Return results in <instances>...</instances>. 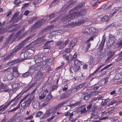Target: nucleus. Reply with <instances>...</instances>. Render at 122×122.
<instances>
[{"label":"nucleus","mask_w":122,"mask_h":122,"mask_svg":"<svg viewBox=\"0 0 122 122\" xmlns=\"http://www.w3.org/2000/svg\"><path fill=\"white\" fill-rule=\"evenodd\" d=\"M71 51V49L70 48H68L66 49V50L65 51V52L66 53H69V52Z\"/></svg>","instance_id":"60"},{"label":"nucleus","mask_w":122,"mask_h":122,"mask_svg":"<svg viewBox=\"0 0 122 122\" xmlns=\"http://www.w3.org/2000/svg\"><path fill=\"white\" fill-rule=\"evenodd\" d=\"M78 90L77 89V88L76 87V88H73L71 90V92L72 93H73L76 92L77 90Z\"/></svg>","instance_id":"47"},{"label":"nucleus","mask_w":122,"mask_h":122,"mask_svg":"<svg viewBox=\"0 0 122 122\" xmlns=\"http://www.w3.org/2000/svg\"><path fill=\"white\" fill-rule=\"evenodd\" d=\"M14 100V99L12 100H11L8 102V101L6 102L5 104V105H4V107L2 108L3 109V111H4L5 109H6L7 108V107Z\"/></svg>","instance_id":"16"},{"label":"nucleus","mask_w":122,"mask_h":122,"mask_svg":"<svg viewBox=\"0 0 122 122\" xmlns=\"http://www.w3.org/2000/svg\"><path fill=\"white\" fill-rule=\"evenodd\" d=\"M47 63V61L45 60L40 63H36L34 65H32L30 67V68L34 69L36 71L40 70L41 67L45 66Z\"/></svg>","instance_id":"5"},{"label":"nucleus","mask_w":122,"mask_h":122,"mask_svg":"<svg viewBox=\"0 0 122 122\" xmlns=\"http://www.w3.org/2000/svg\"><path fill=\"white\" fill-rule=\"evenodd\" d=\"M12 71L13 72L12 73H14L16 72H17L18 71V67L17 66H14L12 67Z\"/></svg>","instance_id":"31"},{"label":"nucleus","mask_w":122,"mask_h":122,"mask_svg":"<svg viewBox=\"0 0 122 122\" xmlns=\"http://www.w3.org/2000/svg\"><path fill=\"white\" fill-rule=\"evenodd\" d=\"M45 36H42L40 37L38 39V40L40 43H43L46 41V40L44 39Z\"/></svg>","instance_id":"25"},{"label":"nucleus","mask_w":122,"mask_h":122,"mask_svg":"<svg viewBox=\"0 0 122 122\" xmlns=\"http://www.w3.org/2000/svg\"><path fill=\"white\" fill-rule=\"evenodd\" d=\"M21 3L20 0H15L14 2V4L16 5V6H18V4H20Z\"/></svg>","instance_id":"33"},{"label":"nucleus","mask_w":122,"mask_h":122,"mask_svg":"<svg viewBox=\"0 0 122 122\" xmlns=\"http://www.w3.org/2000/svg\"><path fill=\"white\" fill-rule=\"evenodd\" d=\"M73 116V113H71V114H70L69 117V119L72 122L75 121L76 120L75 118H74L72 117Z\"/></svg>","instance_id":"27"},{"label":"nucleus","mask_w":122,"mask_h":122,"mask_svg":"<svg viewBox=\"0 0 122 122\" xmlns=\"http://www.w3.org/2000/svg\"><path fill=\"white\" fill-rule=\"evenodd\" d=\"M21 30H19L16 34L15 36L16 37H17L21 33Z\"/></svg>","instance_id":"62"},{"label":"nucleus","mask_w":122,"mask_h":122,"mask_svg":"<svg viewBox=\"0 0 122 122\" xmlns=\"http://www.w3.org/2000/svg\"><path fill=\"white\" fill-rule=\"evenodd\" d=\"M48 92V91L47 89H46L43 91L42 93L41 96L39 97V99L40 100H42L44 99L45 97L46 94Z\"/></svg>","instance_id":"14"},{"label":"nucleus","mask_w":122,"mask_h":122,"mask_svg":"<svg viewBox=\"0 0 122 122\" xmlns=\"http://www.w3.org/2000/svg\"><path fill=\"white\" fill-rule=\"evenodd\" d=\"M52 41H47V42H46L44 44V45L45 46H48V47H49L50 45V43Z\"/></svg>","instance_id":"40"},{"label":"nucleus","mask_w":122,"mask_h":122,"mask_svg":"<svg viewBox=\"0 0 122 122\" xmlns=\"http://www.w3.org/2000/svg\"><path fill=\"white\" fill-rule=\"evenodd\" d=\"M55 16V14L54 13H52L49 15V18L50 19H51L53 18Z\"/></svg>","instance_id":"49"},{"label":"nucleus","mask_w":122,"mask_h":122,"mask_svg":"<svg viewBox=\"0 0 122 122\" xmlns=\"http://www.w3.org/2000/svg\"><path fill=\"white\" fill-rule=\"evenodd\" d=\"M44 102H43L42 104L41 105V106L42 107H43L45 106H46L48 104V102H45L44 101Z\"/></svg>","instance_id":"42"},{"label":"nucleus","mask_w":122,"mask_h":122,"mask_svg":"<svg viewBox=\"0 0 122 122\" xmlns=\"http://www.w3.org/2000/svg\"><path fill=\"white\" fill-rule=\"evenodd\" d=\"M71 4H70L69 5H64L61 9V11L64 12V13L68 9L71 7Z\"/></svg>","instance_id":"13"},{"label":"nucleus","mask_w":122,"mask_h":122,"mask_svg":"<svg viewBox=\"0 0 122 122\" xmlns=\"http://www.w3.org/2000/svg\"><path fill=\"white\" fill-rule=\"evenodd\" d=\"M100 3V2L99 0H97L94 2V4H92V6L94 7L96 6Z\"/></svg>","instance_id":"41"},{"label":"nucleus","mask_w":122,"mask_h":122,"mask_svg":"<svg viewBox=\"0 0 122 122\" xmlns=\"http://www.w3.org/2000/svg\"><path fill=\"white\" fill-rule=\"evenodd\" d=\"M23 47L21 44L19 45V43L15 48L12 51L9 55H5L2 56V59L5 60H7L12 58L16 55L17 52Z\"/></svg>","instance_id":"2"},{"label":"nucleus","mask_w":122,"mask_h":122,"mask_svg":"<svg viewBox=\"0 0 122 122\" xmlns=\"http://www.w3.org/2000/svg\"><path fill=\"white\" fill-rule=\"evenodd\" d=\"M53 96L51 93H49L44 100L45 102H47L50 101L52 98Z\"/></svg>","instance_id":"18"},{"label":"nucleus","mask_w":122,"mask_h":122,"mask_svg":"<svg viewBox=\"0 0 122 122\" xmlns=\"http://www.w3.org/2000/svg\"><path fill=\"white\" fill-rule=\"evenodd\" d=\"M17 109H16V108L15 107L13 109H11L9 111H8V112H13L15 111H16Z\"/></svg>","instance_id":"61"},{"label":"nucleus","mask_w":122,"mask_h":122,"mask_svg":"<svg viewBox=\"0 0 122 122\" xmlns=\"http://www.w3.org/2000/svg\"><path fill=\"white\" fill-rule=\"evenodd\" d=\"M85 84V83H82L80 84L76 87L77 89H78V90H80L81 88Z\"/></svg>","instance_id":"38"},{"label":"nucleus","mask_w":122,"mask_h":122,"mask_svg":"<svg viewBox=\"0 0 122 122\" xmlns=\"http://www.w3.org/2000/svg\"><path fill=\"white\" fill-rule=\"evenodd\" d=\"M33 36L34 35H32L29 36L26 39L24 40L22 42L19 43V45L21 44L23 46L25 44V42L32 38Z\"/></svg>","instance_id":"17"},{"label":"nucleus","mask_w":122,"mask_h":122,"mask_svg":"<svg viewBox=\"0 0 122 122\" xmlns=\"http://www.w3.org/2000/svg\"><path fill=\"white\" fill-rule=\"evenodd\" d=\"M38 18V17L37 16L32 17L31 19L28 20V23L29 24L32 23L36 19H37Z\"/></svg>","instance_id":"21"},{"label":"nucleus","mask_w":122,"mask_h":122,"mask_svg":"<svg viewBox=\"0 0 122 122\" xmlns=\"http://www.w3.org/2000/svg\"><path fill=\"white\" fill-rule=\"evenodd\" d=\"M36 83L35 82H30L27 84V86L26 87H24L21 92L18 94V95H22L25 93L28 90L32 87L34 86Z\"/></svg>","instance_id":"8"},{"label":"nucleus","mask_w":122,"mask_h":122,"mask_svg":"<svg viewBox=\"0 0 122 122\" xmlns=\"http://www.w3.org/2000/svg\"><path fill=\"white\" fill-rule=\"evenodd\" d=\"M23 15L21 14H20L19 15V16L18 17H17V18L18 20L19 21L20 20H21V18L22 17Z\"/></svg>","instance_id":"63"},{"label":"nucleus","mask_w":122,"mask_h":122,"mask_svg":"<svg viewBox=\"0 0 122 122\" xmlns=\"http://www.w3.org/2000/svg\"><path fill=\"white\" fill-rule=\"evenodd\" d=\"M45 20L42 19L36 22L31 26V30L32 31L40 27L45 23Z\"/></svg>","instance_id":"6"},{"label":"nucleus","mask_w":122,"mask_h":122,"mask_svg":"<svg viewBox=\"0 0 122 122\" xmlns=\"http://www.w3.org/2000/svg\"><path fill=\"white\" fill-rule=\"evenodd\" d=\"M74 66L73 69L75 71L79 70L80 68V66L82 65V62L78 59H76L74 61Z\"/></svg>","instance_id":"7"},{"label":"nucleus","mask_w":122,"mask_h":122,"mask_svg":"<svg viewBox=\"0 0 122 122\" xmlns=\"http://www.w3.org/2000/svg\"><path fill=\"white\" fill-rule=\"evenodd\" d=\"M62 44H63L62 42L61 41H59L57 42L56 44L57 45L61 46H62Z\"/></svg>","instance_id":"46"},{"label":"nucleus","mask_w":122,"mask_h":122,"mask_svg":"<svg viewBox=\"0 0 122 122\" xmlns=\"http://www.w3.org/2000/svg\"><path fill=\"white\" fill-rule=\"evenodd\" d=\"M70 41V40L69 39H67L65 42L64 43L63 42V44H62V46H60V48L61 49H63V48L65 47L67 44L69 43Z\"/></svg>","instance_id":"24"},{"label":"nucleus","mask_w":122,"mask_h":122,"mask_svg":"<svg viewBox=\"0 0 122 122\" xmlns=\"http://www.w3.org/2000/svg\"><path fill=\"white\" fill-rule=\"evenodd\" d=\"M0 91L2 92H8L10 91L9 89L7 84L1 83L0 84Z\"/></svg>","instance_id":"9"},{"label":"nucleus","mask_w":122,"mask_h":122,"mask_svg":"<svg viewBox=\"0 0 122 122\" xmlns=\"http://www.w3.org/2000/svg\"><path fill=\"white\" fill-rule=\"evenodd\" d=\"M92 36L89 39L91 41H93L94 40V37L96 35H92Z\"/></svg>","instance_id":"55"},{"label":"nucleus","mask_w":122,"mask_h":122,"mask_svg":"<svg viewBox=\"0 0 122 122\" xmlns=\"http://www.w3.org/2000/svg\"><path fill=\"white\" fill-rule=\"evenodd\" d=\"M20 85L19 83H14L11 85V87L15 89L19 86Z\"/></svg>","instance_id":"29"},{"label":"nucleus","mask_w":122,"mask_h":122,"mask_svg":"<svg viewBox=\"0 0 122 122\" xmlns=\"http://www.w3.org/2000/svg\"><path fill=\"white\" fill-rule=\"evenodd\" d=\"M116 51H114L112 52V51H110L109 52V56H108L109 58L110 59L113 56L115 55V53Z\"/></svg>","instance_id":"30"},{"label":"nucleus","mask_w":122,"mask_h":122,"mask_svg":"<svg viewBox=\"0 0 122 122\" xmlns=\"http://www.w3.org/2000/svg\"><path fill=\"white\" fill-rule=\"evenodd\" d=\"M86 112V108H84L81 110L80 112L81 113H84Z\"/></svg>","instance_id":"50"},{"label":"nucleus","mask_w":122,"mask_h":122,"mask_svg":"<svg viewBox=\"0 0 122 122\" xmlns=\"http://www.w3.org/2000/svg\"><path fill=\"white\" fill-rule=\"evenodd\" d=\"M14 76L15 77H17L19 75V73L18 71L14 73Z\"/></svg>","instance_id":"48"},{"label":"nucleus","mask_w":122,"mask_h":122,"mask_svg":"<svg viewBox=\"0 0 122 122\" xmlns=\"http://www.w3.org/2000/svg\"><path fill=\"white\" fill-rule=\"evenodd\" d=\"M35 62L36 63H40V62H43L42 61V58L40 57H38V56H35L34 57Z\"/></svg>","instance_id":"15"},{"label":"nucleus","mask_w":122,"mask_h":122,"mask_svg":"<svg viewBox=\"0 0 122 122\" xmlns=\"http://www.w3.org/2000/svg\"><path fill=\"white\" fill-rule=\"evenodd\" d=\"M43 74L42 72L40 71L38 72L36 74V76L37 78H39L42 77Z\"/></svg>","instance_id":"35"},{"label":"nucleus","mask_w":122,"mask_h":122,"mask_svg":"<svg viewBox=\"0 0 122 122\" xmlns=\"http://www.w3.org/2000/svg\"><path fill=\"white\" fill-rule=\"evenodd\" d=\"M87 10L86 9H81L80 11L78 12L79 16L85 15L86 13Z\"/></svg>","instance_id":"19"},{"label":"nucleus","mask_w":122,"mask_h":122,"mask_svg":"<svg viewBox=\"0 0 122 122\" xmlns=\"http://www.w3.org/2000/svg\"><path fill=\"white\" fill-rule=\"evenodd\" d=\"M33 117L32 116L29 115L28 117H25V119L26 120H30L33 118Z\"/></svg>","instance_id":"51"},{"label":"nucleus","mask_w":122,"mask_h":122,"mask_svg":"<svg viewBox=\"0 0 122 122\" xmlns=\"http://www.w3.org/2000/svg\"><path fill=\"white\" fill-rule=\"evenodd\" d=\"M28 102V100H26L24 102L22 103L21 106L22 107H24L25 106L26 104Z\"/></svg>","instance_id":"54"},{"label":"nucleus","mask_w":122,"mask_h":122,"mask_svg":"<svg viewBox=\"0 0 122 122\" xmlns=\"http://www.w3.org/2000/svg\"><path fill=\"white\" fill-rule=\"evenodd\" d=\"M71 114V113L70 112H66V113L65 114V116L66 117H68Z\"/></svg>","instance_id":"64"},{"label":"nucleus","mask_w":122,"mask_h":122,"mask_svg":"<svg viewBox=\"0 0 122 122\" xmlns=\"http://www.w3.org/2000/svg\"><path fill=\"white\" fill-rule=\"evenodd\" d=\"M77 53L76 52L74 54V55L73 56H72V59L73 60L77 56Z\"/></svg>","instance_id":"59"},{"label":"nucleus","mask_w":122,"mask_h":122,"mask_svg":"<svg viewBox=\"0 0 122 122\" xmlns=\"http://www.w3.org/2000/svg\"><path fill=\"white\" fill-rule=\"evenodd\" d=\"M65 103L66 102H64L60 103V104H58V105L59 107L60 108L62 107V106H63Z\"/></svg>","instance_id":"56"},{"label":"nucleus","mask_w":122,"mask_h":122,"mask_svg":"<svg viewBox=\"0 0 122 122\" xmlns=\"http://www.w3.org/2000/svg\"><path fill=\"white\" fill-rule=\"evenodd\" d=\"M116 102V101L114 100L113 101H112L110 102L108 104L109 105H113Z\"/></svg>","instance_id":"57"},{"label":"nucleus","mask_w":122,"mask_h":122,"mask_svg":"<svg viewBox=\"0 0 122 122\" xmlns=\"http://www.w3.org/2000/svg\"><path fill=\"white\" fill-rule=\"evenodd\" d=\"M57 87L58 86L56 85H54L52 86V89L51 90V92H53L55 90H56Z\"/></svg>","instance_id":"43"},{"label":"nucleus","mask_w":122,"mask_h":122,"mask_svg":"<svg viewBox=\"0 0 122 122\" xmlns=\"http://www.w3.org/2000/svg\"><path fill=\"white\" fill-rule=\"evenodd\" d=\"M22 60L21 59H18L9 61L8 63V65L10 66H11L19 63L22 62Z\"/></svg>","instance_id":"12"},{"label":"nucleus","mask_w":122,"mask_h":122,"mask_svg":"<svg viewBox=\"0 0 122 122\" xmlns=\"http://www.w3.org/2000/svg\"><path fill=\"white\" fill-rule=\"evenodd\" d=\"M122 59V51L119 53L118 57L116 59V61H118Z\"/></svg>","instance_id":"28"},{"label":"nucleus","mask_w":122,"mask_h":122,"mask_svg":"<svg viewBox=\"0 0 122 122\" xmlns=\"http://www.w3.org/2000/svg\"><path fill=\"white\" fill-rule=\"evenodd\" d=\"M60 107L58 105L55 106L53 108V111H55L57 110Z\"/></svg>","instance_id":"53"},{"label":"nucleus","mask_w":122,"mask_h":122,"mask_svg":"<svg viewBox=\"0 0 122 122\" xmlns=\"http://www.w3.org/2000/svg\"><path fill=\"white\" fill-rule=\"evenodd\" d=\"M105 42V41L101 42V45L100 48L102 50L103 49Z\"/></svg>","instance_id":"44"},{"label":"nucleus","mask_w":122,"mask_h":122,"mask_svg":"<svg viewBox=\"0 0 122 122\" xmlns=\"http://www.w3.org/2000/svg\"><path fill=\"white\" fill-rule=\"evenodd\" d=\"M14 73H11L8 74L7 76V79L10 80H12L14 77Z\"/></svg>","instance_id":"23"},{"label":"nucleus","mask_w":122,"mask_h":122,"mask_svg":"<svg viewBox=\"0 0 122 122\" xmlns=\"http://www.w3.org/2000/svg\"><path fill=\"white\" fill-rule=\"evenodd\" d=\"M43 114V113L42 112L40 111L38 112L36 114V117H38L42 115Z\"/></svg>","instance_id":"45"},{"label":"nucleus","mask_w":122,"mask_h":122,"mask_svg":"<svg viewBox=\"0 0 122 122\" xmlns=\"http://www.w3.org/2000/svg\"><path fill=\"white\" fill-rule=\"evenodd\" d=\"M19 15V13H18L16 12L15 13L11 18L9 20V23H15L18 22L19 20L17 18V17Z\"/></svg>","instance_id":"10"},{"label":"nucleus","mask_w":122,"mask_h":122,"mask_svg":"<svg viewBox=\"0 0 122 122\" xmlns=\"http://www.w3.org/2000/svg\"><path fill=\"white\" fill-rule=\"evenodd\" d=\"M97 31V29L93 27H91V28L87 27L83 29L82 30V32L83 33L85 34L93 35H95V33Z\"/></svg>","instance_id":"4"},{"label":"nucleus","mask_w":122,"mask_h":122,"mask_svg":"<svg viewBox=\"0 0 122 122\" xmlns=\"http://www.w3.org/2000/svg\"><path fill=\"white\" fill-rule=\"evenodd\" d=\"M78 12H75L72 10H70L69 12V14L68 15H65L63 16L61 20L62 21H64L65 20L72 19L73 21L72 18L74 17L79 16Z\"/></svg>","instance_id":"3"},{"label":"nucleus","mask_w":122,"mask_h":122,"mask_svg":"<svg viewBox=\"0 0 122 122\" xmlns=\"http://www.w3.org/2000/svg\"><path fill=\"white\" fill-rule=\"evenodd\" d=\"M63 57L64 60L67 61L68 63H70L72 59V55L70 54L68 56L66 54H64L63 55Z\"/></svg>","instance_id":"11"},{"label":"nucleus","mask_w":122,"mask_h":122,"mask_svg":"<svg viewBox=\"0 0 122 122\" xmlns=\"http://www.w3.org/2000/svg\"><path fill=\"white\" fill-rule=\"evenodd\" d=\"M117 11V10H115L114 12L110 14V16L111 17H112L115 14Z\"/></svg>","instance_id":"58"},{"label":"nucleus","mask_w":122,"mask_h":122,"mask_svg":"<svg viewBox=\"0 0 122 122\" xmlns=\"http://www.w3.org/2000/svg\"><path fill=\"white\" fill-rule=\"evenodd\" d=\"M72 19L70 20L66 21L63 26L64 28H72L76 26L79 25L83 24L86 20L84 19H82L79 20L78 22H74Z\"/></svg>","instance_id":"1"},{"label":"nucleus","mask_w":122,"mask_h":122,"mask_svg":"<svg viewBox=\"0 0 122 122\" xmlns=\"http://www.w3.org/2000/svg\"><path fill=\"white\" fill-rule=\"evenodd\" d=\"M77 39L76 38L72 39L70 42V47L72 48L74 46L75 44H76L77 42Z\"/></svg>","instance_id":"20"},{"label":"nucleus","mask_w":122,"mask_h":122,"mask_svg":"<svg viewBox=\"0 0 122 122\" xmlns=\"http://www.w3.org/2000/svg\"><path fill=\"white\" fill-rule=\"evenodd\" d=\"M98 71L96 69L94 72L91 74H90L89 75L88 77L90 78L92 77L93 76H94L95 75H96V73Z\"/></svg>","instance_id":"34"},{"label":"nucleus","mask_w":122,"mask_h":122,"mask_svg":"<svg viewBox=\"0 0 122 122\" xmlns=\"http://www.w3.org/2000/svg\"><path fill=\"white\" fill-rule=\"evenodd\" d=\"M29 72L28 71L22 74V76L23 77H27L29 74Z\"/></svg>","instance_id":"39"},{"label":"nucleus","mask_w":122,"mask_h":122,"mask_svg":"<svg viewBox=\"0 0 122 122\" xmlns=\"http://www.w3.org/2000/svg\"><path fill=\"white\" fill-rule=\"evenodd\" d=\"M15 35V33H12L11 35L9 36V37L8 38V40L9 41H10L11 40H12L14 38Z\"/></svg>","instance_id":"37"},{"label":"nucleus","mask_w":122,"mask_h":122,"mask_svg":"<svg viewBox=\"0 0 122 122\" xmlns=\"http://www.w3.org/2000/svg\"><path fill=\"white\" fill-rule=\"evenodd\" d=\"M116 77H117L118 79H120L122 78V71L120 73H118L116 75Z\"/></svg>","instance_id":"36"},{"label":"nucleus","mask_w":122,"mask_h":122,"mask_svg":"<svg viewBox=\"0 0 122 122\" xmlns=\"http://www.w3.org/2000/svg\"><path fill=\"white\" fill-rule=\"evenodd\" d=\"M102 20L104 22H108L109 20V17L107 15H106L102 17L101 18Z\"/></svg>","instance_id":"22"},{"label":"nucleus","mask_w":122,"mask_h":122,"mask_svg":"<svg viewBox=\"0 0 122 122\" xmlns=\"http://www.w3.org/2000/svg\"><path fill=\"white\" fill-rule=\"evenodd\" d=\"M45 70L46 72H49L51 71V68L49 66L47 65L45 67Z\"/></svg>","instance_id":"32"},{"label":"nucleus","mask_w":122,"mask_h":122,"mask_svg":"<svg viewBox=\"0 0 122 122\" xmlns=\"http://www.w3.org/2000/svg\"><path fill=\"white\" fill-rule=\"evenodd\" d=\"M92 104L91 103H90L87 105V110H89L90 109L92 108Z\"/></svg>","instance_id":"52"},{"label":"nucleus","mask_w":122,"mask_h":122,"mask_svg":"<svg viewBox=\"0 0 122 122\" xmlns=\"http://www.w3.org/2000/svg\"><path fill=\"white\" fill-rule=\"evenodd\" d=\"M85 4L83 3H81L78 4L74 8V10H77V9L80 8L83 6Z\"/></svg>","instance_id":"26"}]
</instances>
